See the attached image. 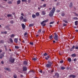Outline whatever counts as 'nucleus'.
Instances as JSON below:
<instances>
[{"label":"nucleus","mask_w":78,"mask_h":78,"mask_svg":"<svg viewBox=\"0 0 78 78\" xmlns=\"http://www.w3.org/2000/svg\"><path fill=\"white\" fill-rule=\"evenodd\" d=\"M55 8L53 7L49 13V16L50 17H52L53 16L54 13H55Z\"/></svg>","instance_id":"obj_1"},{"label":"nucleus","mask_w":78,"mask_h":78,"mask_svg":"<svg viewBox=\"0 0 78 78\" xmlns=\"http://www.w3.org/2000/svg\"><path fill=\"white\" fill-rule=\"evenodd\" d=\"M54 38L55 40V41H58V35L57 34L55 33L54 34Z\"/></svg>","instance_id":"obj_2"},{"label":"nucleus","mask_w":78,"mask_h":78,"mask_svg":"<svg viewBox=\"0 0 78 78\" xmlns=\"http://www.w3.org/2000/svg\"><path fill=\"white\" fill-rule=\"evenodd\" d=\"M9 62H10L11 63H13V62H14V61H15V59L13 58L12 57H11L9 59Z\"/></svg>","instance_id":"obj_3"},{"label":"nucleus","mask_w":78,"mask_h":78,"mask_svg":"<svg viewBox=\"0 0 78 78\" xmlns=\"http://www.w3.org/2000/svg\"><path fill=\"white\" fill-rule=\"evenodd\" d=\"M69 78H75L76 77V76L73 75H71L69 76Z\"/></svg>","instance_id":"obj_4"},{"label":"nucleus","mask_w":78,"mask_h":78,"mask_svg":"<svg viewBox=\"0 0 78 78\" xmlns=\"http://www.w3.org/2000/svg\"><path fill=\"white\" fill-rule=\"evenodd\" d=\"M4 70H7L8 72H11V69L9 68H4Z\"/></svg>","instance_id":"obj_5"},{"label":"nucleus","mask_w":78,"mask_h":78,"mask_svg":"<svg viewBox=\"0 0 78 78\" xmlns=\"http://www.w3.org/2000/svg\"><path fill=\"white\" fill-rule=\"evenodd\" d=\"M46 66L48 67V68H50V67H51V65H50L49 64H48L46 65Z\"/></svg>","instance_id":"obj_6"},{"label":"nucleus","mask_w":78,"mask_h":78,"mask_svg":"<svg viewBox=\"0 0 78 78\" xmlns=\"http://www.w3.org/2000/svg\"><path fill=\"white\" fill-rule=\"evenodd\" d=\"M21 25L23 30H25V24H22Z\"/></svg>","instance_id":"obj_7"},{"label":"nucleus","mask_w":78,"mask_h":78,"mask_svg":"<svg viewBox=\"0 0 78 78\" xmlns=\"http://www.w3.org/2000/svg\"><path fill=\"white\" fill-rule=\"evenodd\" d=\"M23 71H27V67L25 66H23Z\"/></svg>","instance_id":"obj_8"},{"label":"nucleus","mask_w":78,"mask_h":78,"mask_svg":"<svg viewBox=\"0 0 78 78\" xmlns=\"http://www.w3.org/2000/svg\"><path fill=\"white\" fill-rule=\"evenodd\" d=\"M50 58V55H48L47 56V57H45V59H46V60H48V59H49V58Z\"/></svg>","instance_id":"obj_9"},{"label":"nucleus","mask_w":78,"mask_h":78,"mask_svg":"<svg viewBox=\"0 0 78 78\" xmlns=\"http://www.w3.org/2000/svg\"><path fill=\"white\" fill-rule=\"evenodd\" d=\"M48 63L49 64L51 65V66L52 65V64H53V62L52 61H48Z\"/></svg>","instance_id":"obj_10"},{"label":"nucleus","mask_w":78,"mask_h":78,"mask_svg":"<svg viewBox=\"0 0 78 78\" xmlns=\"http://www.w3.org/2000/svg\"><path fill=\"white\" fill-rule=\"evenodd\" d=\"M69 6L70 8H72L73 7V3L71 2L69 4Z\"/></svg>","instance_id":"obj_11"},{"label":"nucleus","mask_w":78,"mask_h":78,"mask_svg":"<svg viewBox=\"0 0 78 78\" xmlns=\"http://www.w3.org/2000/svg\"><path fill=\"white\" fill-rule=\"evenodd\" d=\"M23 64L24 65H28V62L27 61H24L23 62Z\"/></svg>","instance_id":"obj_12"},{"label":"nucleus","mask_w":78,"mask_h":78,"mask_svg":"<svg viewBox=\"0 0 78 78\" xmlns=\"http://www.w3.org/2000/svg\"><path fill=\"white\" fill-rule=\"evenodd\" d=\"M42 13L43 15L44 16V15H45L46 14V13L44 11H42Z\"/></svg>","instance_id":"obj_13"},{"label":"nucleus","mask_w":78,"mask_h":78,"mask_svg":"<svg viewBox=\"0 0 78 78\" xmlns=\"http://www.w3.org/2000/svg\"><path fill=\"white\" fill-rule=\"evenodd\" d=\"M32 17L33 19H34L35 18H36V15L35 14H33L32 15Z\"/></svg>","instance_id":"obj_14"},{"label":"nucleus","mask_w":78,"mask_h":78,"mask_svg":"<svg viewBox=\"0 0 78 78\" xmlns=\"http://www.w3.org/2000/svg\"><path fill=\"white\" fill-rule=\"evenodd\" d=\"M55 76H57V78L59 77V74H58V73H55Z\"/></svg>","instance_id":"obj_15"},{"label":"nucleus","mask_w":78,"mask_h":78,"mask_svg":"<svg viewBox=\"0 0 78 78\" xmlns=\"http://www.w3.org/2000/svg\"><path fill=\"white\" fill-rule=\"evenodd\" d=\"M14 41L15 43H17V41H18V39L17 38H15Z\"/></svg>","instance_id":"obj_16"},{"label":"nucleus","mask_w":78,"mask_h":78,"mask_svg":"<svg viewBox=\"0 0 78 78\" xmlns=\"http://www.w3.org/2000/svg\"><path fill=\"white\" fill-rule=\"evenodd\" d=\"M3 57H4V55L2 54L0 55V59H2Z\"/></svg>","instance_id":"obj_17"},{"label":"nucleus","mask_w":78,"mask_h":78,"mask_svg":"<svg viewBox=\"0 0 78 78\" xmlns=\"http://www.w3.org/2000/svg\"><path fill=\"white\" fill-rule=\"evenodd\" d=\"M35 15L36 16H38L40 15L39 13L38 12H37V13H36Z\"/></svg>","instance_id":"obj_18"},{"label":"nucleus","mask_w":78,"mask_h":78,"mask_svg":"<svg viewBox=\"0 0 78 78\" xmlns=\"http://www.w3.org/2000/svg\"><path fill=\"white\" fill-rule=\"evenodd\" d=\"M34 26V24H30L29 25V27H33Z\"/></svg>","instance_id":"obj_19"},{"label":"nucleus","mask_w":78,"mask_h":78,"mask_svg":"<svg viewBox=\"0 0 78 78\" xmlns=\"http://www.w3.org/2000/svg\"><path fill=\"white\" fill-rule=\"evenodd\" d=\"M49 37L50 40H52V39H53V36H52V35L50 36Z\"/></svg>","instance_id":"obj_20"},{"label":"nucleus","mask_w":78,"mask_h":78,"mask_svg":"<svg viewBox=\"0 0 78 78\" xmlns=\"http://www.w3.org/2000/svg\"><path fill=\"white\" fill-rule=\"evenodd\" d=\"M68 61H69V62H71L72 61V59H71V58H69L68 59Z\"/></svg>","instance_id":"obj_21"},{"label":"nucleus","mask_w":78,"mask_h":78,"mask_svg":"<svg viewBox=\"0 0 78 78\" xmlns=\"http://www.w3.org/2000/svg\"><path fill=\"white\" fill-rule=\"evenodd\" d=\"M72 57H75L76 56L75 54H73L71 55Z\"/></svg>","instance_id":"obj_22"},{"label":"nucleus","mask_w":78,"mask_h":78,"mask_svg":"<svg viewBox=\"0 0 78 78\" xmlns=\"http://www.w3.org/2000/svg\"><path fill=\"white\" fill-rule=\"evenodd\" d=\"M20 3V0H19L17 1V5H19Z\"/></svg>","instance_id":"obj_23"},{"label":"nucleus","mask_w":78,"mask_h":78,"mask_svg":"<svg viewBox=\"0 0 78 78\" xmlns=\"http://www.w3.org/2000/svg\"><path fill=\"white\" fill-rule=\"evenodd\" d=\"M75 25H78V21H76L75 22Z\"/></svg>","instance_id":"obj_24"},{"label":"nucleus","mask_w":78,"mask_h":78,"mask_svg":"<svg viewBox=\"0 0 78 78\" xmlns=\"http://www.w3.org/2000/svg\"><path fill=\"white\" fill-rule=\"evenodd\" d=\"M2 34H7V32L5 31V32H1Z\"/></svg>","instance_id":"obj_25"},{"label":"nucleus","mask_w":78,"mask_h":78,"mask_svg":"<svg viewBox=\"0 0 78 78\" xmlns=\"http://www.w3.org/2000/svg\"><path fill=\"white\" fill-rule=\"evenodd\" d=\"M9 40L10 41V42H11V43H13V40H12V38H10L9 39Z\"/></svg>","instance_id":"obj_26"},{"label":"nucleus","mask_w":78,"mask_h":78,"mask_svg":"<svg viewBox=\"0 0 78 78\" xmlns=\"http://www.w3.org/2000/svg\"><path fill=\"white\" fill-rule=\"evenodd\" d=\"M4 41L3 40H1L0 41V44H3L4 43Z\"/></svg>","instance_id":"obj_27"},{"label":"nucleus","mask_w":78,"mask_h":78,"mask_svg":"<svg viewBox=\"0 0 78 78\" xmlns=\"http://www.w3.org/2000/svg\"><path fill=\"white\" fill-rule=\"evenodd\" d=\"M32 59L33 60V61H36L37 58H32Z\"/></svg>","instance_id":"obj_28"},{"label":"nucleus","mask_w":78,"mask_h":78,"mask_svg":"<svg viewBox=\"0 0 78 78\" xmlns=\"http://www.w3.org/2000/svg\"><path fill=\"white\" fill-rule=\"evenodd\" d=\"M7 16L8 17H11V16H12V15L11 14H9L7 15Z\"/></svg>","instance_id":"obj_29"},{"label":"nucleus","mask_w":78,"mask_h":78,"mask_svg":"<svg viewBox=\"0 0 78 78\" xmlns=\"http://www.w3.org/2000/svg\"><path fill=\"white\" fill-rule=\"evenodd\" d=\"M20 20H23V16H20Z\"/></svg>","instance_id":"obj_30"},{"label":"nucleus","mask_w":78,"mask_h":78,"mask_svg":"<svg viewBox=\"0 0 78 78\" xmlns=\"http://www.w3.org/2000/svg\"><path fill=\"white\" fill-rule=\"evenodd\" d=\"M43 21L44 23H46V22H47L48 21V19H47L46 20H44Z\"/></svg>","instance_id":"obj_31"},{"label":"nucleus","mask_w":78,"mask_h":78,"mask_svg":"<svg viewBox=\"0 0 78 78\" xmlns=\"http://www.w3.org/2000/svg\"><path fill=\"white\" fill-rule=\"evenodd\" d=\"M48 55V54L45 53L44 54V56H46Z\"/></svg>","instance_id":"obj_32"},{"label":"nucleus","mask_w":78,"mask_h":78,"mask_svg":"<svg viewBox=\"0 0 78 78\" xmlns=\"http://www.w3.org/2000/svg\"><path fill=\"white\" fill-rule=\"evenodd\" d=\"M73 19H74V20H77V19H78V18L74 17L73 18Z\"/></svg>","instance_id":"obj_33"},{"label":"nucleus","mask_w":78,"mask_h":78,"mask_svg":"<svg viewBox=\"0 0 78 78\" xmlns=\"http://www.w3.org/2000/svg\"><path fill=\"white\" fill-rule=\"evenodd\" d=\"M15 47L16 49H19V46H15Z\"/></svg>","instance_id":"obj_34"},{"label":"nucleus","mask_w":78,"mask_h":78,"mask_svg":"<svg viewBox=\"0 0 78 78\" xmlns=\"http://www.w3.org/2000/svg\"><path fill=\"white\" fill-rule=\"evenodd\" d=\"M63 22H65V23H68V22H67V20H63Z\"/></svg>","instance_id":"obj_35"},{"label":"nucleus","mask_w":78,"mask_h":78,"mask_svg":"<svg viewBox=\"0 0 78 78\" xmlns=\"http://www.w3.org/2000/svg\"><path fill=\"white\" fill-rule=\"evenodd\" d=\"M11 37H14V34H12L10 36Z\"/></svg>","instance_id":"obj_36"},{"label":"nucleus","mask_w":78,"mask_h":78,"mask_svg":"<svg viewBox=\"0 0 78 78\" xmlns=\"http://www.w3.org/2000/svg\"><path fill=\"white\" fill-rule=\"evenodd\" d=\"M62 70H64L66 68L63 66H62L61 68Z\"/></svg>","instance_id":"obj_37"},{"label":"nucleus","mask_w":78,"mask_h":78,"mask_svg":"<svg viewBox=\"0 0 78 78\" xmlns=\"http://www.w3.org/2000/svg\"><path fill=\"white\" fill-rule=\"evenodd\" d=\"M46 5L47 4H45L43 5V8H45V7H46Z\"/></svg>","instance_id":"obj_38"},{"label":"nucleus","mask_w":78,"mask_h":78,"mask_svg":"<svg viewBox=\"0 0 78 78\" xmlns=\"http://www.w3.org/2000/svg\"><path fill=\"white\" fill-rule=\"evenodd\" d=\"M22 2H27V0H22Z\"/></svg>","instance_id":"obj_39"},{"label":"nucleus","mask_w":78,"mask_h":78,"mask_svg":"<svg viewBox=\"0 0 78 78\" xmlns=\"http://www.w3.org/2000/svg\"><path fill=\"white\" fill-rule=\"evenodd\" d=\"M62 16H65V13H62Z\"/></svg>","instance_id":"obj_40"},{"label":"nucleus","mask_w":78,"mask_h":78,"mask_svg":"<svg viewBox=\"0 0 78 78\" xmlns=\"http://www.w3.org/2000/svg\"><path fill=\"white\" fill-rule=\"evenodd\" d=\"M38 33H41V29H40L38 30Z\"/></svg>","instance_id":"obj_41"},{"label":"nucleus","mask_w":78,"mask_h":78,"mask_svg":"<svg viewBox=\"0 0 78 78\" xmlns=\"http://www.w3.org/2000/svg\"><path fill=\"white\" fill-rule=\"evenodd\" d=\"M13 78H17V75H14Z\"/></svg>","instance_id":"obj_42"},{"label":"nucleus","mask_w":78,"mask_h":78,"mask_svg":"<svg viewBox=\"0 0 78 78\" xmlns=\"http://www.w3.org/2000/svg\"><path fill=\"white\" fill-rule=\"evenodd\" d=\"M53 23H54V22H51L49 24L50 25H51V24H53Z\"/></svg>","instance_id":"obj_43"},{"label":"nucleus","mask_w":78,"mask_h":78,"mask_svg":"<svg viewBox=\"0 0 78 78\" xmlns=\"http://www.w3.org/2000/svg\"><path fill=\"white\" fill-rule=\"evenodd\" d=\"M10 23H12V24L14 23V22H13V21L12 20L10 21Z\"/></svg>","instance_id":"obj_44"},{"label":"nucleus","mask_w":78,"mask_h":78,"mask_svg":"<svg viewBox=\"0 0 78 78\" xmlns=\"http://www.w3.org/2000/svg\"><path fill=\"white\" fill-rule=\"evenodd\" d=\"M23 22H27V20L25 19H23Z\"/></svg>","instance_id":"obj_45"},{"label":"nucleus","mask_w":78,"mask_h":78,"mask_svg":"<svg viewBox=\"0 0 78 78\" xmlns=\"http://www.w3.org/2000/svg\"><path fill=\"white\" fill-rule=\"evenodd\" d=\"M27 34H28V33H27V32H25L24 34V36H26Z\"/></svg>","instance_id":"obj_46"},{"label":"nucleus","mask_w":78,"mask_h":78,"mask_svg":"<svg viewBox=\"0 0 78 78\" xmlns=\"http://www.w3.org/2000/svg\"><path fill=\"white\" fill-rule=\"evenodd\" d=\"M8 4H11V3H12V2L11 1H9L8 2Z\"/></svg>","instance_id":"obj_47"},{"label":"nucleus","mask_w":78,"mask_h":78,"mask_svg":"<svg viewBox=\"0 0 78 78\" xmlns=\"http://www.w3.org/2000/svg\"><path fill=\"white\" fill-rule=\"evenodd\" d=\"M44 21H43L41 23V25H43V24H44Z\"/></svg>","instance_id":"obj_48"},{"label":"nucleus","mask_w":78,"mask_h":78,"mask_svg":"<svg viewBox=\"0 0 78 78\" xmlns=\"http://www.w3.org/2000/svg\"><path fill=\"white\" fill-rule=\"evenodd\" d=\"M30 72H32V73H34V71H33V70L30 71Z\"/></svg>","instance_id":"obj_49"},{"label":"nucleus","mask_w":78,"mask_h":78,"mask_svg":"<svg viewBox=\"0 0 78 78\" xmlns=\"http://www.w3.org/2000/svg\"><path fill=\"white\" fill-rule=\"evenodd\" d=\"M63 62L64 61H63V60H62L60 61V63H63Z\"/></svg>","instance_id":"obj_50"},{"label":"nucleus","mask_w":78,"mask_h":78,"mask_svg":"<svg viewBox=\"0 0 78 78\" xmlns=\"http://www.w3.org/2000/svg\"><path fill=\"white\" fill-rule=\"evenodd\" d=\"M66 25H67V24L64 23L63 25V27H66Z\"/></svg>","instance_id":"obj_51"},{"label":"nucleus","mask_w":78,"mask_h":78,"mask_svg":"<svg viewBox=\"0 0 78 78\" xmlns=\"http://www.w3.org/2000/svg\"><path fill=\"white\" fill-rule=\"evenodd\" d=\"M75 14L76 16H77V17H78V14L77 13H75Z\"/></svg>","instance_id":"obj_52"},{"label":"nucleus","mask_w":78,"mask_h":78,"mask_svg":"<svg viewBox=\"0 0 78 78\" xmlns=\"http://www.w3.org/2000/svg\"><path fill=\"white\" fill-rule=\"evenodd\" d=\"M30 44L31 45H33V42H30Z\"/></svg>","instance_id":"obj_53"},{"label":"nucleus","mask_w":78,"mask_h":78,"mask_svg":"<svg viewBox=\"0 0 78 78\" xmlns=\"http://www.w3.org/2000/svg\"><path fill=\"white\" fill-rule=\"evenodd\" d=\"M39 72H40V73H42V70H41L40 71H39Z\"/></svg>","instance_id":"obj_54"},{"label":"nucleus","mask_w":78,"mask_h":78,"mask_svg":"<svg viewBox=\"0 0 78 78\" xmlns=\"http://www.w3.org/2000/svg\"><path fill=\"white\" fill-rule=\"evenodd\" d=\"M76 61V58H74V61L75 62V61Z\"/></svg>","instance_id":"obj_55"},{"label":"nucleus","mask_w":78,"mask_h":78,"mask_svg":"<svg viewBox=\"0 0 78 78\" xmlns=\"http://www.w3.org/2000/svg\"><path fill=\"white\" fill-rule=\"evenodd\" d=\"M72 48L73 49H74L75 48V46H73V47Z\"/></svg>","instance_id":"obj_56"},{"label":"nucleus","mask_w":78,"mask_h":78,"mask_svg":"<svg viewBox=\"0 0 78 78\" xmlns=\"http://www.w3.org/2000/svg\"><path fill=\"white\" fill-rule=\"evenodd\" d=\"M45 25H46V24H44L42 25V27H44V26H45Z\"/></svg>","instance_id":"obj_57"},{"label":"nucleus","mask_w":78,"mask_h":78,"mask_svg":"<svg viewBox=\"0 0 78 78\" xmlns=\"http://www.w3.org/2000/svg\"><path fill=\"white\" fill-rule=\"evenodd\" d=\"M70 51H73V49L72 48L70 50Z\"/></svg>","instance_id":"obj_58"},{"label":"nucleus","mask_w":78,"mask_h":78,"mask_svg":"<svg viewBox=\"0 0 78 78\" xmlns=\"http://www.w3.org/2000/svg\"><path fill=\"white\" fill-rule=\"evenodd\" d=\"M57 12H60V10H58L57 11Z\"/></svg>","instance_id":"obj_59"},{"label":"nucleus","mask_w":78,"mask_h":78,"mask_svg":"<svg viewBox=\"0 0 78 78\" xmlns=\"http://www.w3.org/2000/svg\"><path fill=\"white\" fill-rule=\"evenodd\" d=\"M21 16H24V15H23V13H21Z\"/></svg>","instance_id":"obj_60"},{"label":"nucleus","mask_w":78,"mask_h":78,"mask_svg":"<svg viewBox=\"0 0 78 78\" xmlns=\"http://www.w3.org/2000/svg\"><path fill=\"white\" fill-rule=\"evenodd\" d=\"M30 2H31V0H28V3H30Z\"/></svg>","instance_id":"obj_61"},{"label":"nucleus","mask_w":78,"mask_h":78,"mask_svg":"<svg viewBox=\"0 0 78 78\" xmlns=\"http://www.w3.org/2000/svg\"><path fill=\"white\" fill-rule=\"evenodd\" d=\"M75 49H78V47H75Z\"/></svg>","instance_id":"obj_62"},{"label":"nucleus","mask_w":78,"mask_h":78,"mask_svg":"<svg viewBox=\"0 0 78 78\" xmlns=\"http://www.w3.org/2000/svg\"><path fill=\"white\" fill-rule=\"evenodd\" d=\"M1 63L2 64H3L4 63V62H3V61H2L1 62Z\"/></svg>","instance_id":"obj_63"},{"label":"nucleus","mask_w":78,"mask_h":78,"mask_svg":"<svg viewBox=\"0 0 78 78\" xmlns=\"http://www.w3.org/2000/svg\"><path fill=\"white\" fill-rule=\"evenodd\" d=\"M5 51H8V50L7 49V48H5Z\"/></svg>","instance_id":"obj_64"}]
</instances>
